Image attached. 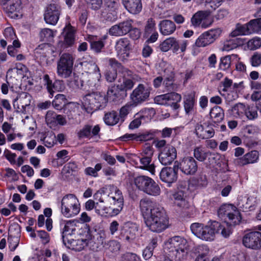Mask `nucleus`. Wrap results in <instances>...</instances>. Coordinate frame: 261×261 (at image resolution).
Returning a JSON list of instances; mask_svg holds the SVG:
<instances>
[{
    "mask_svg": "<svg viewBox=\"0 0 261 261\" xmlns=\"http://www.w3.org/2000/svg\"><path fill=\"white\" fill-rule=\"evenodd\" d=\"M140 208L146 225L152 231L160 232L168 227V217L160 204L148 199H142Z\"/></svg>",
    "mask_w": 261,
    "mask_h": 261,
    "instance_id": "nucleus-1",
    "label": "nucleus"
},
{
    "mask_svg": "<svg viewBox=\"0 0 261 261\" xmlns=\"http://www.w3.org/2000/svg\"><path fill=\"white\" fill-rule=\"evenodd\" d=\"M192 233L197 238L206 241H213L217 233H220L224 238H228L231 233L230 226H224L219 222L213 221L206 225L194 223L191 225Z\"/></svg>",
    "mask_w": 261,
    "mask_h": 261,
    "instance_id": "nucleus-2",
    "label": "nucleus"
},
{
    "mask_svg": "<svg viewBox=\"0 0 261 261\" xmlns=\"http://www.w3.org/2000/svg\"><path fill=\"white\" fill-rule=\"evenodd\" d=\"M189 249L187 240L180 236H174L164 242V250L176 261L186 259Z\"/></svg>",
    "mask_w": 261,
    "mask_h": 261,
    "instance_id": "nucleus-3",
    "label": "nucleus"
},
{
    "mask_svg": "<svg viewBox=\"0 0 261 261\" xmlns=\"http://www.w3.org/2000/svg\"><path fill=\"white\" fill-rule=\"evenodd\" d=\"M60 210L61 214L66 218L77 215L81 210L80 203L77 198L72 194L64 196L61 201Z\"/></svg>",
    "mask_w": 261,
    "mask_h": 261,
    "instance_id": "nucleus-4",
    "label": "nucleus"
},
{
    "mask_svg": "<svg viewBox=\"0 0 261 261\" xmlns=\"http://www.w3.org/2000/svg\"><path fill=\"white\" fill-rule=\"evenodd\" d=\"M218 216L226 223L230 225L239 224L242 217L238 208L231 204H224L218 211Z\"/></svg>",
    "mask_w": 261,
    "mask_h": 261,
    "instance_id": "nucleus-5",
    "label": "nucleus"
},
{
    "mask_svg": "<svg viewBox=\"0 0 261 261\" xmlns=\"http://www.w3.org/2000/svg\"><path fill=\"white\" fill-rule=\"evenodd\" d=\"M76 240L70 238L68 241H65L64 245L69 249L77 251L82 250L92 240V236L90 233V228L86 227L82 228L76 235Z\"/></svg>",
    "mask_w": 261,
    "mask_h": 261,
    "instance_id": "nucleus-6",
    "label": "nucleus"
},
{
    "mask_svg": "<svg viewBox=\"0 0 261 261\" xmlns=\"http://www.w3.org/2000/svg\"><path fill=\"white\" fill-rule=\"evenodd\" d=\"M75 58L73 55L64 53L57 63V74L59 77L67 79L71 76Z\"/></svg>",
    "mask_w": 261,
    "mask_h": 261,
    "instance_id": "nucleus-7",
    "label": "nucleus"
},
{
    "mask_svg": "<svg viewBox=\"0 0 261 261\" xmlns=\"http://www.w3.org/2000/svg\"><path fill=\"white\" fill-rule=\"evenodd\" d=\"M106 99L103 95L98 93H92L85 96L82 100L83 108L88 112L91 113L104 106Z\"/></svg>",
    "mask_w": 261,
    "mask_h": 261,
    "instance_id": "nucleus-8",
    "label": "nucleus"
},
{
    "mask_svg": "<svg viewBox=\"0 0 261 261\" xmlns=\"http://www.w3.org/2000/svg\"><path fill=\"white\" fill-rule=\"evenodd\" d=\"M82 74L89 77V81L98 82L101 77L99 69L94 60L90 58L86 60L85 59L81 63Z\"/></svg>",
    "mask_w": 261,
    "mask_h": 261,
    "instance_id": "nucleus-9",
    "label": "nucleus"
},
{
    "mask_svg": "<svg viewBox=\"0 0 261 261\" xmlns=\"http://www.w3.org/2000/svg\"><path fill=\"white\" fill-rule=\"evenodd\" d=\"M138 236V226L134 223L127 222L121 226L119 238L127 243H133Z\"/></svg>",
    "mask_w": 261,
    "mask_h": 261,
    "instance_id": "nucleus-10",
    "label": "nucleus"
},
{
    "mask_svg": "<svg viewBox=\"0 0 261 261\" xmlns=\"http://www.w3.org/2000/svg\"><path fill=\"white\" fill-rule=\"evenodd\" d=\"M21 0H0V5L12 18H19L22 16Z\"/></svg>",
    "mask_w": 261,
    "mask_h": 261,
    "instance_id": "nucleus-11",
    "label": "nucleus"
},
{
    "mask_svg": "<svg viewBox=\"0 0 261 261\" xmlns=\"http://www.w3.org/2000/svg\"><path fill=\"white\" fill-rule=\"evenodd\" d=\"M181 100V95L175 92L160 95L154 98V101L156 103L160 105L170 106L174 110L179 108V102Z\"/></svg>",
    "mask_w": 261,
    "mask_h": 261,
    "instance_id": "nucleus-12",
    "label": "nucleus"
},
{
    "mask_svg": "<svg viewBox=\"0 0 261 261\" xmlns=\"http://www.w3.org/2000/svg\"><path fill=\"white\" fill-rule=\"evenodd\" d=\"M151 90V88L148 85L140 84L131 93L130 100L138 105L148 99Z\"/></svg>",
    "mask_w": 261,
    "mask_h": 261,
    "instance_id": "nucleus-13",
    "label": "nucleus"
},
{
    "mask_svg": "<svg viewBox=\"0 0 261 261\" xmlns=\"http://www.w3.org/2000/svg\"><path fill=\"white\" fill-rule=\"evenodd\" d=\"M191 22L194 28L206 29L212 25L213 20L207 11H199L193 15Z\"/></svg>",
    "mask_w": 261,
    "mask_h": 261,
    "instance_id": "nucleus-14",
    "label": "nucleus"
},
{
    "mask_svg": "<svg viewBox=\"0 0 261 261\" xmlns=\"http://www.w3.org/2000/svg\"><path fill=\"white\" fill-rule=\"evenodd\" d=\"M86 227L88 226L87 225L80 224L75 220L67 221L62 231L63 242L68 241L72 235L79 234V231Z\"/></svg>",
    "mask_w": 261,
    "mask_h": 261,
    "instance_id": "nucleus-15",
    "label": "nucleus"
},
{
    "mask_svg": "<svg viewBox=\"0 0 261 261\" xmlns=\"http://www.w3.org/2000/svg\"><path fill=\"white\" fill-rule=\"evenodd\" d=\"M177 169L186 175H193L197 170V165L195 159L192 156H185L180 161L175 162Z\"/></svg>",
    "mask_w": 261,
    "mask_h": 261,
    "instance_id": "nucleus-16",
    "label": "nucleus"
},
{
    "mask_svg": "<svg viewBox=\"0 0 261 261\" xmlns=\"http://www.w3.org/2000/svg\"><path fill=\"white\" fill-rule=\"evenodd\" d=\"M243 245L248 248H261V232L255 231L247 233L243 239Z\"/></svg>",
    "mask_w": 261,
    "mask_h": 261,
    "instance_id": "nucleus-17",
    "label": "nucleus"
},
{
    "mask_svg": "<svg viewBox=\"0 0 261 261\" xmlns=\"http://www.w3.org/2000/svg\"><path fill=\"white\" fill-rule=\"evenodd\" d=\"M177 152L175 148L167 145L162 149L159 155V160L163 165H170L176 158Z\"/></svg>",
    "mask_w": 261,
    "mask_h": 261,
    "instance_id": "nucleus-18",
    "label": "nucleus"
},
{
    "mask_svg": "<svg viewBox=\"0 0 261 261\" xmlns=\"http://www.w3.org/2000/svg\"><path fill=\"white\" fill-rule=\"evenodd\" d=\"M60 7L56 4H50L46 8L44 18L45 22L49 24L55 25L60 15Z\"/></svg>",
    "mask_w": 261,
    "mask_h": 261,
    "instance_id": "nucleus-19",
    "label": "nucleus"
},
{
    "mask_svg": "<svg viewBox=\"0 0 261 261\" xmlns=\"http://www.w3.org/2000/svg\"><path fill=\"white\" fill-rule=\"evenodd\" d=\"M110 193L108 194L109 201L111 204L117 206L120 213L122 210L124 204L123 196L121 191L116 187L112 186L110 187Z\"/></svg>",
    "mask_w": 261,
    "mask_h": 261,
    "instance_id": "nucleus-20",
    "label": "nucleus"
},
{
    "mask_svg": "<svg viewBox=\"0 0 261 261\" xmlns=\"http://www.w3.org/2000/svg\"><path fill=\"white\" fill-rule=\"evenodd\" d=\"M132 28V20H126L112 26L109 30V34L115 36H123L129 33Z\"/></svg>",
    "mask_w": 261,
    "mask_h": 261,
    "instance_id": "nucleus-21",
    "label": "nucleus"
},
{
    "mask_svg": "<svg viewBox=\"0 0 261 261\" xmlns=\"http://www.w3.org/2000/svg\"><path fill=\"white\" fill-rule=\"evenodd\" d=\"M176 165L174 164L173 168L164 167L160 172V179L163 182L168 184L170 186L171 184L175 182L177 179V172Z\"/></svg>",
    "mask_w": 261,
    "mask_h": 261,
    "instance_id": "nucleus-22",
    "label": "nucleus"
},
{
    "mask_svg": "<svg viewBox=\"0 0 261 261\" xmlns=\"http://www.w3.org/2000/svg\"><path fill=\"white\" fill-rule=\"evenodd\" d=\"M115 47L119 59L122 61L126 60L130 49L129 41L126 38H121L117 42Z\"/></svg>",
    "mask_w": 261,
    "mask_h": 261,
    "instance_id": "nucleus-23",
    "label": "nucleus"
},
{
    "mask_svg": "<svg viewBox=\"0 0 261 261\" xmlns=\"http://www.w3.org/2000/svg\"><path fill=\"white\" fill-rule=\"evenodd\" d=\"M45 121L47 125L50 128H54L58 125H64L67 123L65 117L61 115H58L52 111L47 112Z\"/></svg>",
    "mask_w": 261,
    "mask_h": 261,
    "instance_id": "nucleus-24",
    "label": "nucleus"
},
{
    "mask_svg": "<svg viewBox=\"0 0 261 261\" xmlns=\"http://www.w3.org/2000/svg\"><path fill=\"white\" fill-rule=\"evenodd\" d=\"M75 30L70 23L66 25L63 29L64 40L61 42L63 48L72 46L75 41Z\"/></svg>",
    "mask_w": 261,
    "mask_h": 261,
    "instance_id": "nucleus-25",
    "label": "nucleus"
},
{
    "mask_svg": "<svg viewBox=\"0 0 261 261\" xmlns=\"http://www.w3.org/2000/svg\"><path fill=\"white\" fill-rule=\"evenodd\" d=\"M259 159V152L256 150H252L242 157L235 160V163L238 166H243L247 164L256 163Z\"/></svg>",
    "mask_w": 261,
    "mask_h": 261,
    "instance_id": "nucleus-26",
    "label": "nucleus"
},
{
    "mask_svg": "<svg viewBox=\"0 0 261 261\" xmlns=\"http://www.w3.org/2000/svg\"><path fill=\"white\" fill-rule=\"evenodd\" d=\"M95 212L99 215L104 217H112L117 216L120 213L119 209L106 206L104 202H96Z\"/></svg>",
    "mask_w": 261,
    "mask_h": 261,
    "instance_id": "nucleus-27",
    "label": "nucleus"
},
{
    "mask_svg": "<svg viewBox=\"0 0 261 261\" xmlns=\"http://www.w3.org/2000/svg\"><path fill=\"white\" fill-rule=\"evenodd\" d=\"M122 3L125 9L132 14H138L142 10L141 0H122Z\"/></svg>",
    "mask_w": 261,
    "mask_h": 261,
    "instance_id": "nucleus-28",
    "label": "nucleus"
},
{
    "mask_svg": "<svg viewBox=\"0 0 261 261\" xmlns=\"http://www.w3.org/2000/svg\"><path fill=\"white\" fill-rule=\"evenodd\" d=\"M153 138V135L149 133L142 134H126L121 136L120 139L122 141H146Z\"/></svg>",
    "mask_w": 261,
    "mask_h": 261,
    "instance_id": "nucleus-29",
    "label": "nucleus"
},
{
    "mask_svg": "<svg viewBox=\"0 0 261 261\" xmlns=\"http://www.w3.org/2000/svg\"><path fill=\"white\" fill-rule=\"evenodd\" d=\"M100 127L98 125H92L87 124L85 125L77 133L80 138H89L97 136L99 131Z\"/></svg>",
    "mask_w": 261,
    "mask_h": 261,
    "instance_id": "nucleus-30",
    "label": "nucleus"
},
{
    "mask_svg": "<svg viewBox=\"0 0 261 261\" xmlns=\"http://www.w3.org/2000/svg\"><path fill=\"white\" fill-rule=\"evenodd\" d=\"M159 30L161 34L168 36L172 34L176 30L175 23L170 20H163L159 24Z\"/></svg>",
    "mask_w": 261,
    "mask_h": 261,
    "instance_id": "nucleus-31",
    "label": "nucleus"
},
{
    "mask_svg": "<svg viewBox=\"0 0 261 261\" xmlns=\"http://www.w3.org/2000/svg\"><path fill=\"white\" fill-rule=\"evenodd\" d=\"M195 133L197 136L202 139L212 138L215 134L214 130L213 128L208 126L204 127L201 124H197L195 127Z\"/></svg>",
    "mask_w": 261,
    "mask_h": 261,
    "instance_id": "nucleus-32",
    "label": "nucleus"
},
{
    "mask_svg": "<svg viewBox=\"0 0 261 261\" xmlns=\"http://www.w3.org/2000/svg\"><path fill=\"white\" fill-rule=\"evenodd\" d=\"M196 103L195 94L190 93L184 97V109L186 114H191L194 111V107Z\"/></svg>",
    "mask_w": 261,
    "mask_h": 261,
    "instance_id": "nucleus-33",
    "label": "nucleus"
},
{
    "mask_svg": "<svg viewBox=\"0 0 261 261\" xmlns=\"http://www.w3.org/2000/svg\"><path fill=\"white\" fill-rule=\"evenodd\" d=\"M171 49L172 53L178 54L180 52L184 53L188 45V41L182 40L179 41L176 38L172 37Z\"/></svg>",
    "mask_w": 261,
    "mask_h": 261,
    "instance_id": "nucleus-34",
    "label": "nucleus"
},
{
    "mask_svg": "<svg viewBox=\"0 0 261 261\" xmlns=\"http://www.w3.org/2000/svg\"><path fill=\"white\" fill-rule=\"evenodd\" d=\"M245 38H236L227 41L223 46L222 50L228 51L238 46H242L246 42Z\"/></svg>",
    "mask_w": 261,
    "mask_h": 261,
    "instance_id": "nucleus-35",
    "label": "nucleus"
},
{
    "mask_svg": "<svg viewBox=\"0 0 261 261\" xmlns=\"http://www.w3.org/2000/svg\"><path fill=\"white\" fill-rule=\"evenodd\" d=\"M139 161L141 164L140 167L141 169L148 171L152 175L155 174V166L151 163L152 158L141 156L139 157Z\"/></svg>",
    "mask_w": 261,
    "mask_h": 261,
    "instance_id": "nucleus-36",
    "label": "nucleus"
},
{
    "mask_svg": "<svg viewBox=\"0 0 261 261\" xmlns=\"http://www.w3.org/2000/svg\"><path fill=\"white\" fill-rule=\"evenodd\" d=\"M210 115L214 122H220L224 117L223 110L219 106H215L211 109Z\"/></svg>",
    "mask_w": 261,
    "mask_h": 261,
    "instance_id": "nucleus-37",
    "label": "nucleus"
},
{
    "mask_svg": "<svg viewBox=\"0 0 261 261\" xmlns=\"http://www.w3.org/2000/svg\"><path fill=\"white\" fill-rule=\"evenodd\" d=\"M250 34V32L248 26V24H237L235 29L230 33V36L232 37H236L238 36L248 35Z\"/></svg>",
    "mask_w": 261,
    "mask_h": 261,
    "instance_id": "nucleus-38",
    "label": "nucleus"
},
{
    "mask_svg": "<svg viewBox=\"0 0 261 261\" xmlns=\"http://www.w3.org/2000/svg\"><path fill=\"white\" fill-rule=\"evenodd\" d=\"M134 86L133 78L130 76H124L119 80L117 87L121 91H127L132 89Z\"/></svg>",
    "mask_w": 261,
    "mask_h": 261,
    "instance_id": "nucleus-39",
    "label": "nucleus"
},
{
    "mask_svg": "<svg viewBox=\"0 0 261 261\" xmlns=\"http://www.w3.org/2000/svg\"><path fill=\"white\" fill-rule=\"evenodd\" d=\"M155 114V110L153 108H145L137 113L143 123L150 121Z\"/></svg>",
    "mask_w": 261,
    "mask_h": 261,
    "instance_id": "nucleus-40",
    "label": "nucleus"
},
{
    "mask_svg": "<svg viewBox=\"0 0 261 261\" xmlns=\"http://www.w3.org/2000/svg\"><path fill=\"white\" fill-rule=\"evenodd\" d=\"M151 179L152 178L148 176H139L135 179V184L138 189L144 192Z\"/></svg>",
    "mask_w": 261,
    "mask_h": 261,
    "instance_id": "nucleus-41",
    "label": "nucleus"
},
{
    "mask_svg": "<svg viewBox=\"0 0 261 261\" xmlns=\"http://www.w3.org/2000/svg\"><path fill=\"white\" fill-rule=\"evenodd\" d=\"M173 197L175 205L181 208H185L188 206V201L182 191H180L175 193Z\"/></svg>",
    "mask_w": 261,
    "mask_h": 261,
    "instance_id": "nucleus-42",
    "label": "nucleus"
},
{
    "mask_svg": "<svg viewBox=\"0 0 261 261\" xmlns=\"http://www.w3.org/2000/svg\"><path fill=\"white\" fill-rule=\"evenodd\" d=\"M97 36L90 35H87L86 38V40L90 43L92 49L96 52H99L103 47L104 43L102 40L97 41Z\"/></svg>",
    "mask_w": 261,
    "mask_h": 261,
    "instance_id": "nucleus-43",
    "label": "nucleus"
},
{
    "mask_svg": "<svg viewBox=\"0 0 261 261\" xmlns=\"http://www.w3.org/2000/svg\"><path fill=\"white\" fill-rule=\"evenodd\" d=\"M144 193L149 195L157 196L161 194V189L158 184L152 179Z\"/></svg>",
    "mask_w": 261,
    "mask_h": 261,
    "instance_id": "nucleus-44",
    "label": "nucleus"
},
{
    "mask_svg": "<svg viewBox=\"0 0 261 261\" xmlns=\"http://www.w3.org/2000/svg\"><path fill=\"white\" fill-rule=\"evenodd\" d=\"M238 58V56L236 54H232L222 57L219 63V68L222 70L228 69L230 67L231 59L237 60Z\"/></svg>",
    "mask_w": 261,
    "mask_h": 261,
    "instance_id": "nucleus-45",
    "label": "nucleus"
},
{
    "mask_svg": "<svg viewBox=\"0 0 261 261\" xmlns=\"http://www.w3.org/2000/svg\"><path fill=\"white\" fill-rule=\"evenodd\" d=\"M198 255L195 261H210L207 255L209 253V248L206 245H200L198 247Z\"/></svg>",
    "mask_w": 261,
    "mask_h": 261,
    "instance_id": "nucleus-46",
    "label": "nucleus"
},
{
    "mask_svg": "<svg viewBox=\"0 0 261 261\" xmlns=\"http://www.w3.org/2000/svg\"><path fill=\"white\" fill-rule=\"evenodd\" d=\"M246 110V106L239 103L234 105L231 110V115L235 118H242Z\"/></svg>",
    "mask_w": 261,
    "mask_h": 261,
    "instance_id": "nucleus-47",
    "label": "nucleus"
},
{
    "mask_svg": "<svg viewBox=\"0 0 261 261\" xmlns=\"http://www.w3.org/2000/svg\"><path fill=\"white\" fill-rule=\"evenodd\" d=\"M103 120L105 123L108 125H114L117 124L119 120V117L114 111L105 114Z\"/></svg>",
    "mask_w": 261,
    "mask_h": 261,
    "instance_id": "nucleus-48",
    "label": "nucleus"
},
{
    "mask_svg": "<svg viewBox=\"0 0 261 261\" xmlns=\"http://www.w3.org/2000/svg\"><path fill=\"white\" fill-rule=\"evenodd\" d=\"M250 34L261 32V17L250 20L247 23Z\"/></svg>",
    "mask_w": 261,
    "mask_h": 261,
    "instance_id": "nucleus-49",
    "label": "nucleus"
},
{
    "mask_svg": "<svg viewBox=\"0 0 261 261\" xmlns=\"http://www.w3.org/2000/svg\"><path fill=\"white\" fill-rule=\"evenodd\" d=\"M212 43H213L212 42L205 32L201 34L196 40L195 44L196 46L200 47L206 46Z\"/></svg>",
    "mask_w": 261,
    "mask_h": 261,
    "instance_id": "nucleus-50",
    "label": "nucleus"
},
{
    "mask_svg": "<svg viewBox=\"0 0 261 261\" xmlns=\"http://www.w3.org/2000/svg\"><path fill=\"white\" fill-rule=\"evenodd\" d=\"M90 233L92 236V240L91 241L98 243H102L106 238L105 232L103 230H90Z\"/></svg>",
    "mask_w": 261,
    "mask_h": 261,
    "instance_id": "nucleus-51",
    "label": "nucleus"
},
{
    "mask_svg": "<svg viewBox=\"0 0 261 261\" xmlns=\"http://www.w3.org/2000/svg\"><path fill=\"white\" fill-rule=\"evenodd\" d=\"M105 5L108 9V11L112 14L114 19L116 17V11L119 7V3L116 0H105Z\"/></svg>",
    "mask_w": 261,
    "mask_h": 261,
    "instance_id": "nucleus-52",
    "label": "nucleus"
},
{
    "mask_svg": "<svg viewBox=\"0 0 261 261\" xmlns=\"http://www.w3.org/2000/svg\"><path fill=\"white\" fill-rule=\"evenodd\" d=\"M67 103L66 97L63 94H57L53 101V106L57 110L62 108Z\"/></svg>",
    "mask_w": 261,
    "mask_h": 261,
    "instance_id": "nucleus-53",
    "label": "nucleus"
},
{
    "mask_svg": "<svg viewBox=\"0 0 261 261\" xmlns=\"http://www.w3.org/2000/svg\"><path fill=\"white\" fill-rule=\"evenodd\" d=\"M209 152L204 150L201 146L196 147L194 150V156L199 161L203 162L206 160Z\"/></svg>",
    "mask_w": 261,
    "mask_h": 261,
    "instance_id": "nucleus-54",
    "label": "nucleus"
},
{
    "mask_svg": "<svg viewBox=\"0 0 261 261\" xmlns=\"http://www.w3.org/2000/svg\"><path fill=\"white\" fill-rule=\"evenodd\" d=\"M56 31L54 32L49 29H43L40 32V37L42 41H47L53 38Z\"/></svg>",
    "mask_w": 261,
    "mask_h": 261,
    "instance_id": "nucleus-55",
    "label": "nucleus"
},
{
    "mask_svg": "<svg viewBox=\"0 0 261 261\" xmlns=\"http://www.w3.org/2000/svg\"><path fill=\"white\" fill-rule=\"evenodd\" d=\"M137 105L132 100L122 107L120 110V116L123 118L126 117Z\"/></svg>",
    "mask_w": 261,
    "mask_h": 261,
    "instance_id": "nucleus-56",
    "label": "nucleus"
},
{
    "mask_svg": "<svg viewBox=\"0 0 261 261\" xmlns=\"http://www.w3.org/2000/svg\"><path fill=\"white\" fill-rule=\"evenodd\" d=\"M43 143L45 146L48 148L53 147L56 143V137L53 132H49L46 134L43 139Z\"/></svg>",
    "mask_w": 261,
    "mask_h": 261,
    "instance_id": "nucleus-57",
    "label": "nucleus"
},
{
    "mask_svg": "<svg viewBox=\"0 0 261 261\" xmlns=\"http://www.w3.org/2000/svg\"><path fill=\"white\" fill-rule=\"evenodd\" d=\"M101 168V164L100 163H97L95 165L94 168L91 167L86 168L84 172L87 175L96 177L98 176V172L99 171Z\"/></svg>",
    "mask_w": 261,
    "mask_h": 261,
    "instance_id": "nucleus-58",
    "label": "nucleus"
},
{
    "mask_svg": "<svg viewBox=\"0 0 261 261\" xmlns=\"http://www.w3.org/2000/svg\"><path fill=\"white\" fill-rule=\"evenodd\" d=\"M105 247L109 252L117 253L120 249V244L117 241L112 240L106 244Z\"/></svg>",
    "mask_w": 261,
    "mask_h": 261,
    "instance_id": "nucleus-59",
    "label": "nucleus"
},
{
    "mask_svg": "<svg viewBox=\"0 0 261 261\" xmlns=\"http://www.w3.org/2000/svg\"><path fill=\"white\" fill-rule=\"evenodd\" d=\"M261 47V38L254 37L247 42V47L250 50H255Z\"/></svg>",
    "mask_w": 261,
    "mask_h": 261,
    "instance_id": "nucleus-60",
    "label": "nucleus"
},
{
    "mask_svg": "<svg viewBox=\"0 0 261 261\" xmlns=\"http://www.w3.org/2000/svg\"><path fill=\"white\" fill-rule=\"evenodd\" d=\"M244 114L249 120H254L258 116L257 110L253 106H246Z\"/></svg>",
    "mask_w": 261,
    "mask_h": 261,
    "instance_id": "nucleus-61",
    "label": "nucleus"
},
{
    "mask_svg": "<svg viewBox=\"0 0 261 261\" xmlns=\"http://www.w3.org/2000/svg\"><path fill=\"white\" fill-rule=\"evenodd\" d=\"M222 32V31L220 28H216L210 30L205 32L208 36L212 43H213L221 36Z\"/></svg>",
    "mask_w": 261,
    "mask_h": 261,
    "instance_id": "nucleus-62",
    "label": "nucleus"
},
{
    "mask_svg": "<svg viewBox=\"0 0 261 261\" xmlns=\"http://www.w3.org/2000/svg\"><path fill=\"white\" fill-rule=\"evenodd\" d=\"M3 34L8 41H11L16 38L15 33L12 27L6 28L3 32Z\"/></svg>",
    "mask_w": 261,
    "mask_h": 261,
    "instance_id": "nucleus-63",
    "label": "nucleus"
},
{
    "mask_svg": "<svg viewBox=\"0 0 261 261\" xmlns=\"http://www.w3.org/2000/svg\"><path fill=\"white\" fill-rule=\"evenodd\" d=\"M155 31V23L154 20L152 18L149 19L146 23L145 27L144 34L146 36H148L152 32Z\"/></svg>",
    "mask_w": 261,
    "mask_h": 261,
    "instance_id": "nucleus-64",
    "label": "nucleus"
}]
</instances>
